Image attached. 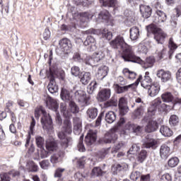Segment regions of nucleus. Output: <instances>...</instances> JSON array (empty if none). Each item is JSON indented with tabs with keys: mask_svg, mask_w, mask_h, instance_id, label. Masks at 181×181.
Listing matches in <instances>:
<instances>
[{
	"mask_svg": "<svg viewBox=\"0 0 181 181\" xmlns=\"http://www.w3.org/2000/svg\"><path fill=\"white\" fill-rule=\"evenodd\" d=\"M142 78V76L140 75L135 83H132L124 86H121L119 84L116 83L113 85V87L117 94H122L124 93H127V91H129V90H134L135 88V86H138L139 83H141V86L144 87V88H148L149 86L153 83L152 79L151 78V76H149V71H146L143 80Z\"/></svg>",
	"mask_w": 181,
	"mask_h": 181,
	"instance_id": "1",
	"label": "nucleus"
},
{
	"mask_svg": "<svg viewBox=\"0 0 181 181\" xmlns=\"http://www.w3.org/2000/svg\"><path fill=\"white\" fill-rule=\"evenodd\" d=\"M110 45L112 49H122V57L124 62H128L131 56L134 53V49L125 42V39L121 35L116 36L113 40L110 42Z\"/></svg>",
	"mask_w": 181,
	"mask_h": 181,
	"instance_id": "2",
	"label": "nucleus"
},
{
	"mask_svg": "<svg viewBox=\"0 0 181 181\" xmlns=\"http://www.w3.org/2000/svg\"><path fill=\"white\" fill-rule=\"evenodd\" d=\"M34 114L36 119H39V118H40V115H42L41 124L43 129L48 132L53 131V121L52 120V117H50V115H47V112L42 106L37 107L35 110Z\"/></svg>",
	"mask_w": 181,
	"mask_h": 181,
	"instance_id": "3",
	"label": "nucleus"
},
{
	"mask_svg": "<svg viewBox=\"0 0 181 181\" xmlns=\"http://www.w3.org/2000/svg\"><path fill=\"white\" fill-rule=\"evenodd\" d=\"M59 70L54 66L49 67V71L47 73V77L49 80L47 88L51 94H54L59 90V86L56 84V78H57Z\"/></svg>",
	"mask_w": 181,
	"mask_h": 181,
	"instance_id": "4",
	"label": "nucleus"
},
{
	"mask_svg": "<svg viewBox=\"0 0 181 181\" xmlns=\"http://www.w3.org/2000/svg\"><path fill=\"white\" fill-rule=\"evenodd\" d=\"M148 32H151L154 35V39L157 43L163 45L165 40L168 37V34L163 31L160 28H158L155 24H151L147 26Z\"/></svg>",
	"mask_w": 181,
	"mask_h": 181,
	"instance_id": "5",
	"label": "nucleus"
},
{
	"mask_svg": "<svg viewBox=\"0 0 181 181\" xmlns=\"http://www.w3.org/2000/svg\"><path fill=\"white\" fill-rule=\"evenodd\" d=\"M127 62L138 63L142 66L143 69H151V67H153V64H155V57H148L145 61H144L141 57L136 56L135 52H134Z\"/></svg>",
	"mask_w": 181,
	"mask_h": 181,
	"instance_id": "6",
	"label": "nucleus"
},
{
	"mask_svg": "<svg viewBox=\"0 0 181 181\" xmlns=\"http://www.w3.org/2000/svg\"><path fill=\"white\" fill-rule=\"evenodd\" d=\"M118 128L115 127L110 130V132L106 133L105 136L100 139V142L103 144H115V141L118 139V135L117 132Z\"/></svg>",
	"mask_w": 181,
	"mask_h": 181,
	"instance_id": "7",
	"label": "nucleus"
},
{
	"mask_svg": "<svg viewBox=\"0 0 181 181\" xmlns=\"http://www.w3.org/2000/svg\"><path fill=\"white\" fill-rule=\"evenodd\" d=\"M75 98L78 103H84L86 105L90 104V97H87L84 90H76L74 93Z\"/></svg>",
	"mask_w": 181,
	"mask_h": 181,
	"instance_id": "8",
	"label": "nucleus"
},
{
	"mask_svg": "<svg viewBox=\"0 0 181 181\" xmlns=\"http://www.w3.org/2000/svg\"><path fill=\"white\" fill-rule=\"evenodd\" d=\"M151 107H153V108H155L156 110H158V111H167V110H169V105L162 103V100H160V98H158L155 99L151 105Z\"/></svg>",
	"mask_w": 181,
	"mask_h": 181,
	"instance_id": "9",
	"label": "nucleus"
},
{
	"mask_svg": "<svg viewBox=\"0 0 181 181\" xmlns=\"http://www.w3.org/2000/svg\"><path fill=\"white\" fill-rule=\"evenodd\" d=\"M147 89L150 97H156L159 94V91H160V84L158 81H154Z\"/></svg>",
	"mask_w": 181,
	"mask_h": 181,
	"instance_id": "10",
	"label": "nucleus"
},
{
	"mask_svg": "<svg viewBox=\"0 0 181 181\" xmlns=\"http://www.w3.org/2000/svg\"><path fill=\"white\" fill-rule=\"evenodd\" d=\"M158 128L159 123L156 120L151 119L147 122V124L144 128V131L145 132H147V134H151L158 131Z\"/></svg>",
	"mask_w": 181,
	"mask_h": 181,
	"instance_id": "11",
	"label": "nucleus"
},
{
	"mask_svg": "<svg viewBox=\"0 0 181 181\" xmlns=\"http://www.w3.org/2000/svg\"><path fill=\"white\" fill-rule=\"evenodd\" d=\"M157 77L160 78L162 83H168V81L172 79V73L169 71L160 69L157 71Z\"/></svg>",
	"mask_w": 181,
	"mask_h": 181,
	"instance_id": "12",
	"label": "nucleus"
},
{
	"mask_svg": "<svg viewBox=\"0 0 181 181\" xmlns=\"http://www.w3.org/2000/svg\"><path fill=\"white\" fill-rule=\"evenodd\" d=\"M143 146L146 149H156L158 148V141L152 138H150L149 136L145 137L144 141L143 143Z\"/></svg>",
	"mask_w": 181,
	"mask_h": 181,
	"instance_id": "13",
	"label": "nucleus"
},
{
	"mask_svg": "<svg viewBox=\"0 0 181 181\" xmlns=\"http://www.w3.org/2000/svg\"><path fill=\"white\" fill-rule=\"evenodd\" d=\"M95 141H97V131L89 130L85 137V143L88 146H90V145H93Z\"/></svg>",
	"mask_w": 181,
	"mask_h": 181,
	"instance_id": "14",
	"label": "nucleus"
},
{
	"mask_svg": "<svg viewBox=\"0 0 181 181\" xmlns=\"http://www.w3.org/2000/svg\"><path fill=\"white\" fill-rule=\"evenodd\" d=\"M59 48L64 53H67L72 47L71 41L68 38H62L59 42Z\"/></svg>",
	"mask_w": 181,
	"mask_h": 181,
	"instance_id": "15",
	"label": "nucleus"
},
{
	"mask_svg": "<svg viewBox=\"0 0 181 181\" xmlns=\"http://www.w3.org/2000/svg\"><path fill=\"white\" fill-rule=\"evenodd\" d=\"M118 106L119 114L122 115V117H124V115H125L129 110L128 106H127V99H125L124 97L120 98L119 100Z\"/></svg>",
	"mask_w": 181,
	"mask_h": 181,
	"instance_id": "16",
	"label": "nucleus"
},
{
	"mask_svg": "<svg viewBox=\"0 0 181 181\" xmlns=\"http://www.w3.org/2000/svg\"><path fill=\"white\" fill-rule=\"evenodd\" d=\"M111 97V89L110 88H104L102 89L98 95V101H107Z\"/></svg>",
	"mask_w": 181,
	"mask_h": 181,
	"instance_id": "17",
	"label": "nucleus"
},
{
	"mask_svg": "<svg viewBox=\"0 0 181 181\" xmlns=\"http://www.w3.org/2000/svg\"><path fill=\"white\" fill-rule=\"evenodd\" d=\"M45 148L48 152H54L59 149L57 141L54 139L48 140L46 141Z\"/></svg>",
	"mask_w": 181,
	"mask_h": 181,
	"instance_id": "18",
	"label": "nucleus"
},
{
	"mask_svg": "<svg viewBox=\"0 0 181 181\" xmlns=\"http://www.w3.org/2000/svg\"><path fill=\"white\" fill-rule=\"evenodd\" d=\"M46 105L49 110H52V111H55V112H57V110H59V103L51 97L47 98Z\"/></svg>",
	"mask_w": 181,
	"mask_h": 181,
	"instance_id": "19",
	"label": "nucleus"
},
{
	"mask_svg": "<svg viewBox=\"0 0 181 181\" xmlns=\"http://www.w3.org/2000/svg\"><path fill=\"white\" fill-rule=\"evenodd\" d=\"M166 19H168V16L165 12L157 10L156 12V18L154 20L155 23H162L163 22H166Z\"/></svg>",
	"mask_w": 181,
	"mask_h": 181,
	"instance_id": "20",
	"label": "nucleus"
},
{
	"mask_svg": "<svg viewBox=\"0 0 181 181\" xmlns=\"http://www.w3.org/2000/svg\"><path fill=\"white\" fill-rule=\"evenodd\" d=\"M72 128L73 127L71 125V121H70V118L66 117V119L64 120L62 130L63 132H65V134H70L73 131Z\"/></svg>",
	"mask_w": 181,
	"mask_h": 181,
	"instance_id": "21",
	"label": "nucleus"
},
{
	"mask_svg": "<svg viewBox=\"0 0 181 181\" xmlns=\"http://www.w3.org/2000/svg\"><path fill=\"white\" fill-rule=\"evenodd\" d=\"M125 129L129 131L130 132H134V134L142 132V127L133 124L130 122L125 125Z\"/></svg>",
	"mask_w": 181,
	"mask_h": 181,
	"instance_id": "22",
	"label": "nucleus"
},
{
	"mask_svg": "<svg viewBox=\"0 0 181 181\" xmlns=\"http://www.w3.org/2000/svg\"><path fill=\"white\" fill-rule=\"evenodd\" d=\"M140 12L143 18H148L152 15V8L149 6L145 4L140 5Z\"/></svg>",
	"mask_w": 181,
	"mask_h": 181,
	"instance_id": "23",
	"label": "nucleus"
},
{
	"mask_svg": "<svg viewBox=\"0 0 181 181\" xmlns=\"http://www.w3.org/2000/svg\"><path fill=\"white\" fill-rule=\"evenodd\" d=\"M108 74V67L107 66H102L98 68L96 74V77L98 80H103Z\"/></svg>",
	"mask_w": 181,
	"mask_h": 181,
	"instance_id": "24",
	"label": "nucleus"
},
{
	"mask_svg": "<svg viewBox=\"0 0 181 181\" xmlns=\"http://www.w3.org/2000/svg\"><path fill=\"white\" fill-rule=\"evenodd\" d=\"M65 152L63 150L59 151L57 153L53 154L50 157L51 163H58L60 159L64 158Z\"/></svg>",
	"mask_w": 181,
	"mask_h": 181,
	"instance_id": "25",
	"label": "nucleus"
},
{
	"mask_svg": "<svg viewBox=\"0 0 181 181\" xmlns=\"http://www.w3.org/2000/svg\"><path fill=\"white\" fill-rule=\"evenodd\" d=\"M170 153V148L166 144H163L160 148V156L162 159H166Z\"/></svg>",
	"mask_w": 181,
	"mask_h": 181,
	"instance_id": "26",
	"label": "nucleus"
},
{
	"mask_svg": "<svg viewBox=\"0 0 181 181\" xmlns=\"http://www.w3.org/2000/svg\"><path fill=\"white\" fill-rule=\"evenodd\" d=\"M160 132L163 136L167 138H170V136L173 135V131L170 129V127L165 125L160 127Z\"/></svg>",
	"mask_w": 181,
	"mask_h": 181,
	"instance_id": "27",
	"label": "nucleus"
},
{
	"mask_svg": "<svg viewBox=\"0 0 181 181\" xmlns=\"http://www.w3.org/2000/svg\"><path fill=\"white\" fill-rule=\"evenodd\" d=\"M80 81L83 86H87L91 81V73L84 72L83 76L79 77Z\"/></svg>",
	"mask_w": 181,
	"mask_h": 181,
	"instance_id": "28",
	"label": "nucleus"
},
{
	"mask_svg": "<svg viewBox=\"0 0 181 181\" xmlns=\"http://www.w3.org/2000/svg\"><path fill=\"white\" fill-rule=\"evenodd\" d=\"M74 132L75 134L81 132V119L80 117H74Z\"/></svg>",
	"mask_w": 181,
	"mask_h": 181,
	"instance_id": "29",
	"label": "nucleus"
},
{
	"mask_svg": "<svg viewBox=\"0 0 181 181\" xmlns=\"http://www.w3.org/2000/svg\"><path fill=\"white\" fill-rule=\"evenodd\" d=\"M122 73L124 77H126V78H128L129 80H135V78H136V73L132 71H129V69L128 68H124L122 70Z\"/></svg>",
	"mask_w": 181,
	"mask_h": 181,
	"instance_id": "30",
	"label": "nucleus"
},
{
	"mask_svg": "<svg viewBox=\"0 0 181 181\" xmlns=\"http://www.w3.org/2000/svg\"><path fill=\"white\" fill-rule=\"evenodd\" d=\"M161 99L163 103H173L175 97L170 92H165L161 95Z\"/></svg>",
	"mask_w": 181,
	"mask_h": 181,
	"instance_id": "31",
	"label": "nucleus"
},
{
	"mask_svg": "<svg viewBox=\"0 0 181 181\" xmlns=\"http://www.w3.org/2000/svg\"><path fill=\"white\" fill-rule=\"evenodd\" d=\"M144 112L145 110H144V107L142 106H140L133 112V118L134 119H139L142 118Z\"/></svg>",
	"mask_w": 181,
	"mask_h": 181,
	"instance_id": "32",
	"label": "nucleus"
},
{
	"mask_svg": "<svg viewBox=\"0 0 181 181\" xmlns=\"http://www.w3.org/2000/svg\"><path fill=\"white\" fill-rule=\"evenodd\" d=\"M168 47L170 49V51H169L170 57H171L172 54L175 53V50L177 49V45L175 43V40H173V37H170L168 40Z\"/></svg>",
	"mask_w": 181,
	"mask_h": 181,
	"instance_id": "33",
	"label": "nucleus"
},
{
	"mask_svg": "<svg viewBox=\"0 0 181 181\" xmlns=\"http://www.w3.org/2000/svg\"><path fill=\"white\" fill-rule=\"evenodd\" d=\"M130 39L132 40H136L139 37V28L138 27H132L129 30Z\"/></svg>",
	"mask_w": 181,
	"mask_h": 181,
	"instance_id": "34",
	"label": "nucleus"
},
{
	"mask_svg": "<svg viewBox=\"0 0 181 181\" xmlns=\"http://www.w3.org/2000/svg\"><path fill=\"white\" fill-rule=\"evenodd\" d=\"M148 158V151L146 150H141L137 156V161L139 163H144Z\"/></svg>",
	"mask_w": 181,
	"mask_h": 181,
	"instance_id": "35",
	"label": "nucleus"
},
{
	"mask_svg": "<svg viewBox=\"0 0 181 181\" xmlns=\"http://www.w3.org/2000/svg\"><path fill=\"white\" fill-rule=\"evenodd\" d=\"M115 119H117V115H115V112H114L112 111H110L107 113H106L105 121L108 124H112V122H114V121H115Z\"/></svg>",
	"mask_w": 181,
	"mask_h": 181,
	"instance_id": "36",
	"label": "nucleus"
},
{
	"mask_svg": "<svg viewBox=\"0 0 181 181\" xmlns=\"http://www.w3.org/2000/svg\"><path fill=\"white\" fill-rule=\"evenodd\" d=\"M156 115V109L152 106L148 108L147 113L145 116L146 119H152Z\"/></svg>",
	"mask_w": 181,
	"mask_h": 181,
	"instance_id": "37",
	"label": "nucleus"
},
{
	"mask_svg": "<svg viewBox=\"0 0 181 181\" xmlns=\"http://www.w3.org/2000/svg\"><path fill=\"white\" fill-rule=\"evenodd\" d=\"M87 115L89 118L94 119L98 115V110L95 107H90L87 110Z\"/></svg>",
	"mask_w": 181,
	"mask_h": 181,
	"instance_id": "38",
	"label": "nucleus"
},
{
	"mask_svg": "<svg viewBox=\"0 0 181 181\" xmlns=\"http://www.w3.org/2000/svg\"><path fill=\"white\" fill-rule=\"evenodd\" d=\"M93 57V62L98 63L100 60H103L105 57V54L103 51H99L98 52L93 53L92 55Z\"/></svg>",
	"mask_w": 181,
	"mask_h": 181,
	"instance_id": "39",
	"label": "nucleus"
},
{
	"mask_svg": "<svg viewBox=\"0 0 181 181\" xmlns=\"http://www.w3.org/2000/svg\"><path fill=\"white\" fill-rule=\"evenodd\" d=\"M98 18L101 19L103 22H108L110 19V12L106 10L100 11L98 14Z\"/></svg>",
	"mask_w": 181,
	"mask_h": 181,
	"instance_id": "40",
	"label": "nucleus"
},
{
	"mask_svg": "<svg viewBox=\"0 0 181 181\" xmlns=\"http://www.w3.org/2000/svg\"><path fill=\"white\" fill-rule=\"evenodd\" d=\"M98 86V83H97V81L93 80L90 82V83L88 86L87 92L88 94H93L95 89Z\"/></svg>",
	"mask_w": 181,
	"mask_h": 181,
	"instance_id": "41",
	"label": "nucleus"
},
{
	"mask_svg": "<svg viewBox=\"0 0 181 181\" xmlns=\"http://www.w3.org/2000/svg\"><path fill=\"white\" fill-rule=\"evenodd\" d=\"M100 4L108 8H115L117 5V0H100Z\"/></svg>",
	"mask_w": 181,
	"mask_h": 181,
	"instance_id": "42",
	"label": "nucleus"
},
{
	"mask_svg": "<svg viewBox=\"0 0 181 181\" xmlns=\"http://www.w3.org/2000/svg\"><path fill=\"white\" fill-rule=\"evenodd\" d=\"M59 108L62 114H63L65 118H70L71 115L69 113V110H67V105L66 103H61Z\"/></svg>",
	"mask_w": 181,
	"mask_h": 181,
	"instance_id": "43",
	"label": "nucleus"
},
{
	"mask_svg": "<svg viewBox=\"0 0 181 181\" xmlns=\"http://www.w3.org/2000/svg\"><path fill=\"white\" fill-rule=\"evenodd\" d=\"M102 37H104L107 40H111L112 39V33L108 30L104 28L100 31Z\"/></svg>",
	"mask_w": 181,
	"mask_h": 181,
	"instance_id": "44",
	"label": "nucleus"
},
{
	"mask_svg": "<svg viewBox=\"0 0 181 181\" xmlns=\"http://www.w3.org/2000/svg\"><path fill=\"white\" fill-rule=\"evenodd\" d=\"M71 137H65V139H62L61 140V146L64 149H67L69 148V145L71 144Z\"/></svg>",
	"mask_w": 181,
	"mask_h": 181,
	"instance_id": "45",
	"label": "nucleus"
},
{
	"mask_svg": "<svg viewBox=\"0 0 181 181\" xmlns=\"http://www.w3.org/2000/svg\"><path fill=\"white\" fill-rule=\"evenodd\" d=\"M169 168H176L179 165V158L177 157H172L168 161Z\"/></svg>",
	"mask_w": 181,
	"mask_h": 181,
	"instance_id": "46",
	"label": "nucleus"
},
{
	"mask_svg": "<svg viewBox=\"0 0 181 181\" xmlns=\"http://www.w3.org/2000/svg\"><path fill=\"white\" fill-rule=\"evenodd\" d=\"M70 111L72 114H78L80 112V107L76 104V103L71 101L69 102Z\"/></svg>",
	"mask_w": 181,
	"mask_h": 181,
	"instance_id": "47",
	"label": "nucleus"
},
{
	"mask_svg": "<svg viewBox=\"0 0 181 181\" xmlns=\"http://www.w3.org/2000/svg\"><path fill=\"white\" fill-rule=\"evenodd\" d=\"M169 124L170 127H176L179 124V117L176 115H173L170 117Z\"/></svg>",
	"mask_w": 181,
	"mask_h": 181,
	"instance_id": "48",
	"label": "nucleus"
},
{
	"mask_svg": "<svg viewBox=\"0 0 181 181\" xmlns=\"http://www.w3.org/2000/svg\"><path fill=\"white\" fill-rule=\"evenodd\" d=\"M61 98L64 101H70V100H71V96L70 95V93L67 91V90L62 89L61 92Z\"/></svg>",
	"mask_w": 181,
	"mask_h": 181,
	"instance_id": "49",
	"label": "nucleus"
},
{
	"mask_svg": "<svg viewBox=\"0 0 181 181\" xmlns=\"http://www.w3.org/2000/svg\"><path fill=\"white\" fill-rule=\"evenodd\" d=\"M84 46H93L95 45V38L91 35H88L83 42Z\"/></svg>",
	"mask_w": 181,
	"mask_h": 181,
	"instance_id": "50",
	"label": "nucleus"
},
{
	"mask_svg": "<svg viewBox=\"0 0 181 181\" xmlns=\"http://www.w3.org/2000/svg\"><path fill=\"white\" fill-rule=\"evenodd\" d=\"M113 168H115L117 172H121V170H127V169H128V164L125 163H122L121 164H116L113 165Z\"/></svg>",
	"mask_w": 181,
	"mask_h": 181,
	"instance_id": "51",
	"label": "nucleus"
},
{
	"mask_svg": "<svg viewBox=\"0 0 181 181\" xmlns=\"http://www.w3.org/2000/svg\"><path fill=\"white\" fill-rule=\"evenodd\" d=\"M104 171L100 167H95L92 170L91 175L92 176H103Z\"/></svg>",
	"mask_w": 181,
	"mask_h": 181,
	"instance_id": "52",
	"label": "nucleus"
},
{
	"mask_svg": "<svg viewBox=\"0 0 181 181\" xmlns=\"http://www.w3.org/2000/svg\"><path fill=\"white\" fill-rule=\"evenodd\" d=\"M35 142L37 148H40V149H42L45 145V139L40 136H38L35 137Z\"/></svg>",
	"mask_w": 181,
	"mask_h": 181,
	"instance_id": "53",
	"label": "nucleus"
},
{
	"mask_svg": "<svg viewBox=\"0 0 181 181\" xmlns=\"http://www.w3.org/2000/svg\"><path fill=\"white\" fill-rule=\"evenodd\" d=\"M84 139V135H81L79 139V142L78 144V148L79 152H85L86 151V147H84V144L83 143V141Z\"/></svg>",
	"mask_w": 181,
	"mask_h": 181,
	"instance_id": "54",
	"label": "nucleus"
},
{
	"mask_svg": "<svg viewBox=\"0 0 181 181\" xmlns=\"http://www.w3.org/2000/svg\"><path fill=\"white\" fill-rule=\"evenodd\" d=\"M80 73H81V71L80 70V67L74 66L71 69V74L72 76H74L75 77H78L80 76Z\"/></svg>",
	"mask_w": 181,
	"mask_h": 181,
	"instance_id": "55",
	"label": "nucleus"
},
{
	"mask_svg": "<svg viewBox=\"0 0 181 181\" xmlns=\"http://www.w3.org/2000/svg\"><path fill=\"white\" fill-rule=\"evenodd\" d=\"M13 101L12 100H8V102L6 103V106L4 108V111H6V112H12V107H13Z\"/></svg>",
	"mask_w": 181,
	"mask_h": 181,
	"instance_id": "56",
	"label": "nucleus"
},
{
	"mask_svg": "<svg viewBox=\"0 0 181 181\" xmlns=\"http://www.w3.org/2000/svg\"><path fill=\"white\" fill-rule=\"evenodd\" d=\"M105 107H117L118 105V101L115 99H110L105 104Z\"/></svg>",
	"mask_w": 181,
	"mask_h": 181,
	"instance_id": "57",
	"label": "nucleus"
},
{
	"mask_svg": "<svg viewBox=\"0 0 181 181\" xmlns=\"http://www.w3.org/2000/svg\"><path fill=\"white\" fill-rule=\"evenodd\" d=\"M138 52L139 53L146 54V53H148V48L144 44H139L138 46Z\"/></svg>",
	"mask_w": 181,
	"mask_h": 181,
	"instance_id": "58",
	"label": "nucleus"
},
{
	"mask_svg": "<svg viewBox=\"0 0 181 181\" xmlns=\"http://www.w3.org/2000/svg\"><path fill=\"white\" fill-rule=\"evenodd\" d=\"M80 16L81 18H85V21H88V19H92L93 16H94L93 15V13L87 11V12L81 13Z\"/></svg>",
	"mask_w": 181,
	"mask_h": 181,
	"instance_id": "59",
	"label": "nucleus"
},
{
	"mask_svg": "<svg viewBox=\"0 0 181 181\" xmlns=\"http://www.w3.org/2000/svg\"><path fill=\"white\" fill-rule=\"evenodd\" d=\"M141 177V172L134 171L130 175V179L132 180H138Z\"/></svg>",
	"mask_w": 181,
	"mask_h": 181,
	"instance_id": "60",
	"label": "nucleus"
},
{
	"mask_svg": "<svg viewBox=\"0 0 181 181\" xmlns=\"http://www.w3.org/2000/svg\"><path fill=\"white\" fill-rule=\"evenodd\" d=\"M82 63H85V64H88L89 66H93V64H94V59L93 57L87 56Z\"/></svg>",
	"mask_w": 181,
	"mask_h": 181,
	"instance_id": "61",
	"label": "nucleus"
},
{
	"mask_svg": "<svg viewBox=\"0 0 181 181\" xmlns=\"http://www.w3.org/2000/svg\"><path fill=\"white\" fill-rule=\"evenodd\" d=\"M141 149V147L138 146V144H133L132 147L129 148V153L131 155H134L135 152H138Z\"/></svg>",
	"mask_w": 181,
	"mask_h": 181,
	"instance_id": "62",
	"label": "nucleus"
},
{
	"mask_svg": "<svg viewBox=\"0 0 181 181\" xmlns=\"http://www.w3.org/2000/svg\"><path fill=\"white\" fill-rule=\"evenodd\" d=\"M160 181H172V175L170 173L163 175L160 178Z\"/></svg>",
	"mask_w": 181,
	"mask_h": 181,
	"instance_id": "63",
	"label": "nucleus"
},
{
	"mask_svg": "<svg viewBox=\"0 0 181 181\" xmlns=\"http://www.w3.org/2000/svg\"><path fill=\"white\" fill-rule=\"evenodd\" d=\"M0 181H11V177L9 174L6 173H3L0 175Z\"/></svg>",
	"mask_w": 181,
	"mask_h": 181,
	"instance_id": "64",
	"label": "nucleus"
}]
</instances>
